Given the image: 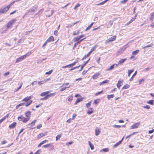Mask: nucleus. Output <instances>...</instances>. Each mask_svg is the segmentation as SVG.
<instances>
[{"label": "nucleus", "instance_id": "obj_63", "mask_svg": "<svg viewBox=\"0 0 154 154\" xmlns=\"http://www.w3.org/2000/svg\"><path fill=\"white\" fill-rule=\"evenodd\" d=\"M48 140H45L44 141H42V142H41V143L42 144H43L44 143H46L47 142H48Z\"/></svg>", "mask_w": 154, "mask_h": 154}, {"label": "nucleus", "instance_id": "obj_27", "mask_svg": "<svg viewBox=\"0 0 154 154\" xmlns=\"http://www.w3.org/2000/svg\"><path fill=\"white\" fill-rule=\"evenodd\" d=\"M114 96V94L108 95L107 96V98L108 100H109L111 98H113Z\"/></svg>", "mask_w": 154, "mask_h": 154}, {"label": "nucleus", "instance_id": "obj_25", "mask_svg": "<svg viewBox=\"0 0 154 154\" xmlns=\"http://www.w3.org/2000/svg\"><path fill=\"white\" fill-rule=\"evenodd\" d=\"M137 73V71H136L134 72V73L133 74L132 77L130 79L129 81H132L133 80V77L136 75Z\"/></svg>", "mask_w": 154, "mask_h": 154}, {"label": "nucleus", "instance_id": "obj_30", "mask_svg": "<svg viewBox=\"0 0 154 154\" xmlns=\"http://www.w3.org/2000/svg\"><path fill=\"white\" fill-rule=\"evenodd\" d=\"M129 85L128 84L125 85L122 88V89H127L129 88Z\"/></svg>", "mask_w": 154, "mask_h": 154}, {"label": "nucleus", "instance_id": "obj_22", "mask_svg": "<svg viewBox=\"0 0 154 154\" xmlns=\"http://www.w3.org/2000/svg\"><path fill=\"white\" fill-rule=\"evenodd\" d=\"M126 60V59H121L119 61L118 63V64L119 65L120 64H122L123 63L125 60Z\"/></svg>", "mask_w": 154, "mask_h": 154}, {"label": "nucleus", "instance_id": "obj_48", "mask_svg": "<svg viewBox=\"0 0 154 154\" xmlns=\"http://www.w3.org/2000/svg\"><path fill=\"white\" fill-rule=\"evenodd\" d=\"M48 99L47 96H46L45 97L41 98L40 99L41 100H46Z\"/></svg>", "mask_w": 154, "mask_h": 154}, {"label": "nucleus", "instance_id": "obj_64", "mask_svg": "<svg viewBox=\"0 0 154 154\" xmlns=\"http://www.w3.org/2000/svg\"><path fill=\"white\" fill-rule=\"evenodd\" d=\"M37 82V81H35L32 83L31 84L32 85H34L35 84V83Z\"/></svg>", "mask_w": 154, "mask_h": 154}, {"label": "nucleus", "instance_id": "obj_38", "mask_svg": "<svg viewBox=\"0 0 154 154\" xmlns=\"http://www.w3.org/2000/svg\"><path fill=\"white\" fill-rule=\"evenodd\" d=\"M23 117L22 116H21L20 117H18V119L20 121H23Z\"/></svg>", "mask_w": 154, "mask_h": 154}, {"label": "nucleus", "instance_id": "obj_28", "mask_svg": "<svg viewBox=\"0 0 154 154\" xmlns=\"http://www.w3.org/2000/svg\"><path fill=\"white\" fill-rule=\"evenodd\" d=\"M94 22H92L91 24L88 27H87L86 28V29L85 30V31H87V30L90 29L91 28V27H92V26L93 24H94Z\"/></svg>", "mask_w": 154, "mask_h": 154}, {"label": "nucleus", "instance_id": "obj_49", "mask_svg": "<svg viewBox=\"0 0 154 154\" xmlns=\"http://www.w3.org/2000/svg\"><path fill=\"white\" fill-rule=\"evenodd\" d=\"M73 142L72 141L68 143H66V145L68 146H69V145H71L72 144Z\"/></svg>", "mask_w": 154, "mask_h": 154}, {"label": "nucleus", "instance_id": "obj_47", "mask_svg": "<svg viewBox=\"0 0 154 154\" xmlns=\"http://www.w3.org/2000/svg\"><path fill=\"white\" fill-rule=\"evenodd\" d=\"M43 10H44L43 9H42L40 10L39 11V12L36 14L35 15H36L37 14H39L40 13H42V12L43 11Z\"/></svg>", "mask_w": 154, "mask_h": 154}, {"label": "nucleus", "instance_id": "obj_55", "mask_svg": "<svg viewBox=\"0 0 154 154\" xmlns=\"http://www.w3.org/2000/svg\"><path fill=\"white\" fill-rule=\"evenodd\" d=\"M42 124H39L37 126V129H40L42 127Z\"/></svg>", "mask_w": 154, "mask_h": 154}, {"label": "nucleus", "instance_id": "obj_62", "mask_svg": "<svg viewBox=\"0 0 154 154\" xmlns=\"http://www.w3.org/2000/svg\"><path fill=\"white\" fill-rule=\"evenodd\" d=\"M90 146L91 149L92 150L94 149V146L93 144H92L91 145H90Z\"/></svg>", "mask_w": 154, "mask_h": 154}, {"label": "nucleus", "instance_id": "obj_19", "mask_svg": "<svg viewBox=\"0 0 154 154\" xmlns=\"http://www.w3.org/2000/svg\"><path fill=\"white\" fill-rule=\"evenodd\" d=\"M147 103L151 105H153L154 104V100H151L147 102Z\"/></svg>", "mask_w": 154, "mask_h": 154}, {"label": "nucleus", "instance_id": "obj_40", "mask_svg": "<svg viewBox=\"0 0 154 154\" xmlns=\"http://www.w3.org/2000/svg\"><path fill=\"white\" fill-rule=\"evenodd\" d=\"M31 54V52H30L27 53L26 54L24 55V56H25L26 57L27 56H29Z\"/></svg>", "mask_w": 154, "mask_h": 154}, {"label": "nucleus", "instance_id": "obj_33", "mask_svg": "<svg viewBox=\"0 0 154 154\" xmlns=\"http://www.w3.org/2000/svg\"><path fill=\"white\" fill-rule=\"evenodd\" d=\"M9 116V114H7L6 116L2 118L1 119L3 121L6 119L8 118Z\"/></svg>", "mask_w": 154, "mask_h": 154}, {"label": "nucleus", "instance_id": "obj_26", "mask_svg": "<svg viewBox=\"0 0 154 154\" xmlns=\"http://www.w3.org/2000/svg\"><path fill=\"white\" fill-rule=\"evenodd\" d=\"M134 71V69H133L131 70H128V76L129 77L130 76V74L133 72Z\"/></svg>", "mask_w": 154, "mask_h": 154}, {"label": "nucleus", "instance_id": "obj_41", "mask_svg": "<svg viewBox=\"0 0 154 154\" xmlns=\"http://www.w3.org/2000/svg\"><path fill=\"white\" fill-rule=\"evenodd\" d=\"M40 95H41L42 96H46L47 94H46V93L45 92H43L42 93L40 94Z\"/></svg>", "mask_w": 154, "mask_h": 154}, {"label": "nucleus", "instance_id": "obj_57", "mask_svg": "<svg viewBox=\"0 0 154 154\" xmlns=\"http://www.w3.org/2000/svg\"><path fill=\"white\" fill-rule=\"evenodd\" d=\"M52 72V70H51L49 71L48 72H46L45 74H51Z\"/></svg>", "mask_w": 154, "mask_h": 154}, {"label": "nucleus", "instance_id": "obj_32", "mask_svg": "<svg viewBox=\"0 0 154 154\" xmlns=\"http://www.w3.org/2000/svg\"><path fill=\"white\" fill-rule=\"evenodd\" d=\"M108 81H109L108 80H105L103 82H100V85H103V84H106L108 82Z\"/></svg>", "mask_w": 154, "mask_h": 154}, {"label": "nucleus", "instance_id": "obj_61", "mask_svg": "<svg viewBox=\"0 0 154 154\" xmlns=\"http://www.w3.org/2000/svg\"><path fill=\"white\" fill-rule=\"evenodd\" d=\"M154 129H152L151 130H149V134H151V133H153L154 132Z\"/></svg>", "mask_w": 154, "mask_h": 154}, {"label": "nucleus", "instance_id": "obj_50", "mask_svg": "<svg viewBox=\"0 0 154 154\" xmlns=\"http://www.w3.org/2000/svg\"><path fill=\"white\" fill-rule=\"evenodd\" d=\"M73 97L72 96H69L68 98V100L69 101H71Z\"/></svg>", "mask_w": 154, "mask_h": 154}, {"label": "nucleus", "instance_id": "obj_56", "mask_svg": "<svg viewBox=\"0 0 154 154\" xmlns=\"http://www.w3.org/2000/svg\"><path fill=\"white\" fill-rule=\"evenodd\" d=\"M113 127L115 128H119L121 127V126L119 125H114Z\"/></svg>", "mask_w": 154, "mask_h": 154}, {"label": "nucleus", "instance_id": "obj_44", "mask_svg": "<svg viewBox=\"0 0 154 154\" xmlns=\"http://www.w3.org/2000/svg\"><path fill=\"white\" fill-rule=\"evenodd\" d=\"M108 0H105L104 1L100 3V4H101V5H103L104 4H105V3H106Z\"/></svg>", "mask_w": 154, "mask_h": 154}, {"label": "nucleus", "instance_id": "obj_9", "mask_svg": "<svg viewBox=\"0 0 154 154\" xmlns=\"http://www.w3.org/2000/svg\"><path fill=\"white\" fill-rule=\"evenodd\" d=\"M54 40V39L53 36H51L46 40L47 42H53Z\"/></svg>", "mask_w": 154, "mask_h": 154}, {"label": "nucleus", "instance_id": "obj_58", "mask_svg": "<svg viewBox=\"0 0 154 154\" xmlns=\"http://www.w3.org/2000/svg\"><path fill=\"white\" fill-rule=\"evenodd\" d=\"M10 72H7L5 73V74H3V75L4 76H5L6 75H8L9 74H10Z\"/></svg>", "mask_w": 154, "mask_h": 154}, {"label": "nucleus", "instance_id": "obj_6", "mask_svg": "<svg viewBox=\"0 0 154 154\" xmlns=\"http://www.w3.org/2000/svg\"><path fill=\"white\" fill-rule=\"evenodd\" d=\"M26 58V56H24V55L21 56L19 57L18 58H17L16 60V63H17L18 62H19L21 61H22L24 59Z\"/></svg>", "mask_w": 154, "mask_h": 154}, {"label": "nucleus", "instance_id": "obj_21", "mask_svg": "<svg viewBox=\"0 0 154 154\" xmlns=\"http://www.w3.org/2000/svg\"><path fill=\"white\" fill-rule=\"evenodd\" d=\"M99 75V74L98 73L95 74L92 76V78L95 79H96L97 78Z\"/></svg>", "mask_w": 154, "mask_h": 154}, {"label": "nucleus", "instance_id": "obj_46", "mask_svg": "<svg viewBox=\"0 0 154 154\" xmlns=\"http://www.w3.org/2000/svg\"><path fill=\"white\" fill-rule=\"evenodd\" d=\"M23 42V40L22 38H21L20 40H19L18 41V42L17 43V44H18L19 43L22 42Z\"/></svg>", "mask_w": 154, "mask_h": 154}, {"label": "nucleus", "instance_id": "obj_16", "mask_svg": "<svg viewBox=\"0 0 154 154\" xmlns=\"http://www.w3.org/2000/svg\"><path fill=\"white\" fill-rule=\"evenodd\" d=\"M75 63V62H74V63H72V64H69V65L66 66H62V67L63 68H65L68 67H69L70 66H72L73 65H74Z\"/></svg>", "mask_w": 154, "mask_h": 154}, {"label": "nucleus", "instance_id": "obj_12", "mask_svg": "<svg viewBox=\"0 0 154 154\" xmlns=\"http://www.w3.org/2000/svg\"><path fill=\"white\" fill-rule=\"evenodd\" d=\"M25 115L26 117L29 118L31 116V112L30 111H28L27 112L25 113Z\"/></svg>", "mask_w": 154, "mask_h": 154}, {"label": "nucleus", "instance_id": "obj_15", "mask_svg": "<svg viewBox=\"0 0 154 154\" xmlns=\"http://www.w3.org/2000/svg\"><path fill=\"white\" fill-rule=\"evenodd\" d=\"M93 109L92 108H89L88 111L87 113L88 114H91L93 112Z\"/></svg>", "mask_w": 154, "mask_h": 154}, {"label": "nucleus", "instance_id": "obj_29", "mask_svg": "<svg viewBox=\"0 0 154 154\" xmlns=\"http://www.w3.org/2000/svg\"><path fill=\"white\" fill-rule=\"evenodd\" d=\"M36 120H34L31 123L29 124V125H30L31 126H33L35 125V123L36 122Z\"/></svg>", "mask_w": 154, "mask_h": 154}, {"label": "nucleus", "instance_id": "obj_10", "mask_svg": "<svg viewBox=\"0 0 154 154\" xmlns=\"http://www.w3.org/2000/svg\"><path fill=\"white\" fill-rule=\"evenodd\" d=\"M124 137H123L122 139H121V140H120V141H119V142H118V143H116L113 146V147H116L117 146H118V145H119V144H120L121 143H122V141L123 139H124Z\"/></svg>", "mask_w": 154, "mask_h": 154}, {"label": "nucleus", "instance_id": "obj_1", "mask_svg": "<svg viewBox=\"0 0 154 154\" xmlns=\"http://www.w3.org/2000/svg\"><path fill=\"white\" fill-rule=\"evenodd\" d=\"M16 21L17 20L16 19H14L10 21L6 25V27L7 29L6 30V31H8V29L11 28L13 24L15 23Z\"/></svg>", "mask_w": 154, "mask_h": 154}, {"label": "nucleus", "instance_id": "obj_59", "mask_svg": "<svg viewBox=\"0 0 154 154\" xmlns=\"http://www.w3.org/2000/svg\"><path fill=\"white\" fill-rule=\"evenodd\" d=\"M149 69V67H147V68L144 69H143V71H148Z\"/></svg>", "mask_w": 154, "mask_h": 154}, {"label": "nucleus", "instance_id": "obj_23", "mask_svg": "<svg viewBox=\"0 0 154 154\" xmlns=\"http://www.w3.org/2000/svg\"><path fill=\"white\" fill-rule=\"evenodd\" d=\"M116 38V35L113 36L109 38V39L111 42L114 41Z\"/></svg>", "mask_w": 154, "mask_h": 154}, {"label": "nucleus", "instance_id": "obj_2", "mask_svg": "<svg viewBox=\"0 0 154 154\" xmlns=\"http://www.w3.org/2000/svg\"><path fill=\"white\" fill-rule=\"evenodd\" d=\"M38 7L37 5H35L34 6L29 10L27 11L26 12V13L25 15L29 14V13H30L31 14L34 13L35 12V10L37 9L38 8Z\"/></svg>", "mask_w": 154, "mask_h": 154}, {"label": "nucleus", "instance_id": "obj_14", "mask_svg": "<svg viewBox=\"0 0 154 154\" xmlns=\"http://www.w3.org/2000/svg\"><path fill=\"white\" fill-rule=\"evenodd\" d=\"M31 99V97L30 96L29 97H26L24 98L22 101H25V102H27L28 100H29Z\"/></svg>", "mask_w": 154, "mask_h": 154}, {"label": "nucleus", "instance_id": "obj_39", "mask_svg": "<svg viewBox=\"0 0 154 154\" xmlns=\"http://www.w3.org/2000/svg\"><path fill=\"white\" fill-rule=\"evenodd\" d=\"M50 145V144H48L45 145H44L42 146L43 147L47 148Z\"/></svg>", "mask_w": 154, "mask_h": 154}, {"label": "nucleus", "instance_id": "obj_52", "mask_svg": "<svg viewBox=\"0 0 154 154\" xmlns=\"http://www.w3.org/2000/svg\"><path fill=\"white\" fill-rule=\"evenodd\" d=\"M103 92V91H102L100 92H98L97 93H96L95 94V95L96 96H97L100 94H101L102 92Z\"/></svg>", "mask_w": 154, "mask_h": 154}, {"label": "nucleus", "instance_id": "obj_42", "mask_svg": "<svg viewBox=\"0 0 154 154\" xmlns=\"http://www.w3.org/2000/svg\"><path fill=\"white\" fill-rule=\"evenodd\" d=\"M91 102H89L88 103H87V104H86V107H87V108H88L89 107V106H90L91 105Z\"/></svg>", "mask_w": 154, "mask_h": 154}, {"label": "nucleus", "instance_id": "obj_31", "mask_svg": "<svg viewBox=\"0 0 154 154\" xmlns=\"http://www.w3.org/2000/svg\"><path fill=\"white\" fill-rule=\"evenodd\" d=\"M139 51V50H137L135 51H133L132 53V54L133 55H136L137 54Z\"/></svg>", "mask_w": 154, "mask_h": 154}, {"label": "nucleus", "instance_id": "obj_35", "mask_svg": "<svg viewBox=\"0 0 154 154\" xmlns=\"http://www.w3.org/2000/svg\"><path fill=\"white\" fill-rule=\"evenodd\" d=\"M100 131L99 130H95V135L96 136H97L99 134Z\"/></svg>", "mask_w": 154, "mask_h": 154}, {"label": "nucleus", "instance_id": "obj_13", "mask_svg": "<svg viewBox=\"0 0 154 154\" xmlns=\"http://www.w3.org/2000/svg\"><path fill=\"white\" fill-rule=\"evenodd\" d=\"M32 102V100H29L27 103H24V104L26 106H29Z\"/></svg>", "mask_w": 154, "mask_h": 154}, {"label": "nucleus", "instance_id": "obj_18", "mask_svg": "<svg viewBox=\"0 0 154 154\" xmlns=\"http://www.w3.org/2000/svg\"><path fill=\"white\" fill-rule=\"evenodd\" d=\"M115 65H116V66H117L118 65L117 64H114L111 65L109 68L108 69H107V70L109 71L113 69Z\"/></svg>", "mask_w": 154, "mask_h": 154}, {"label": "nucleus", "instance_id": "obj_34", "mask_svg": "<svg viewBox=\"0 0 154 154\" xmlns=\"http://www.w3.org/2000/svg\"><path fill=\"white\" fill-rule=\"evenodd\" d=\"M54 94L51 93V94H48L47 95H46V96H47V97L48 98L49 97H51L52 96H54Z\"/></svg>", "mask_w": 154, "mask_h": 154}, {"label": "nucleus", "instance_id": "obj_3", "mask_svg": "<svg viewBox=\"0 0 154 154\" xmlns=\"http://www.w3.org/2000/svg\"><path fill=\"white\" fill-rule=\"evenodd\" d=\"M12 6V5H10V4L7 6L5 7H3L1 8V9H0V15H1L2 14L5 13L8 11L10 7V6Z\"/></svg>", "mask_w": 154, "mask_h": 154}, {"label": "nucleus", "instance_id": "obj_24", "mask_svg": "<svg viewBox=\"0 0 154 154\" xmlns=\"http://www.w3.org/2000/svg\"><path fill=\"white\" fill-rule=\"evenodd\" d=\"M29 119V118H26L25 117H23V122L24 123H26L28 121Z\"/></svg>", "mask_w": 154, "mask_h": 154}, {"label": "nucleus", "instance_id": "obj_43", "mask_svg": "<svg viewBox=\"0 0 154 154\" xmlns=\"http://www.w3.org/2000/svg\"><path fill=\"white\" fill-rule=\"evenodd\" d=\"M143 108H146L147 109H149L150 108V106L148 105H146L145 106H143Z\"/></svg>", "mask_w": 154, "mask_h": 154}, {"label": "nucleus", "instance_id": "obj_8", "mask_svg": "<svg viewBox=\"0 0 154 154\" xmlns=\"http://www.w3.org/2000/svg\"><path fill=\"white\" fill-rule=\"evenodd\" d=\"M17 125V123L15 122H13V123L10 124L9 125V127L10 129H11L14 128Z\"/></svg>", "mask_w": 154, "mask_h": 154}, {"label": "nucleus", "instance_id": "obj_36", "mask_svg": "<svg viewBox=\"0 0 154 154\" xmlns=\"http://www.w3.org/2000/svg\"><path fill=\"white\" fill-rule=\"evenodd\" d=\"M61 134H59V135H57L56 137V141L57 140H58L60 138V137H61Z\"/></svg>", "mask_w": 154, "mask_h": 154}, {"label": "nucleus", "instance_id": "obj_4", "mask_svg": "<svg viewBox=\"0 0 154 154\" xmlns=\"http://www.w3.org/2000/svg\"><path fill=\"white\" fill-rule=\"evenodd\" d=\"M86 38V37H85V35H82L78 36V44L83 39H85Z\"/></svg>", "mask_w": 154, "mask_h": 154}, {"label": "nucleus", "instance_id": "obj_17", "mask_svg": "<svg viewBox=\"0 0 154 154\" xmlns=\"http://www.w3.org/2000/svg\"><path fill=\"white\" fill-rule=\"evenodd\" d=\"M83 99L79 94H78V103L82 101Z\"/></svg>", "mask_w": 154, "mask_h": 154}, {"label": "nucleus", "instance_id": "obj_54", "mask_svg": "<svg viewBox=\"0 0 154 154\" xmlns=\"http://www.w3.org/2000/svg\"><path fill=\"white\" fill-rule=\"evenodd\" d=\"M54 13V10H52L51 11V15H47V16L48 17H51V16Z\"/></svg>", "mask_w": 154, "mask_h": 154}, {"label": "nucleus", "instance_id": "obj_53", "mask_svg": "<svg viewBox=\"0 0 154 154\" xmlns=\"http://www.w3.org/2000/svg\"><path fill=\"white\" fill-rule=\"evenodd\" d=\"M54 146L53 145H51L50 146L49 149L51 150H53L54 149Z\"/></svg>", "mask_w": 154, "mask_h": 154}, {"label": "nucleus", "instance_id": "obj_5", "mask_svg": "<svg viewBox=\"0 0 154 154\" xmlns=\"http://www.w3.org/2000/svg\"><path fill=\"white\" fill-rule=\"evenodd\" d=\"M140 125V122L134 123V124L131 126L130 128L131 129L137 128Z\"/></svg>", "mask_w": 154, "mask_h": 154}, {"label": "nucleus", "instance_id": "obj_20", "mask_svg": "<svg viewBox=\"0 0 154 154\" xmlns=\"http://www.w3.org/2000/svg\"><path fill=\"white\" fill-rule=\"evenodd\" d=\"M109 149L108 148H105L104 149H103L100 150V152H108L109 151Z\"/></svg>", "mask_w": 154, "mask_h": 154}, {"label": "nucleus", "instance_id": "obj_60", "mask_svg": "<svg viewBox=\"0 0 154 154\" xmlns=\"http://www.w3.org/2000/svg\"><path fill=\"white\" fill-rule=\"evenodd\" d=\"M54 34L57 36L58 35V31L57 30L55 31L54 32Z\"/></svg>", "mask_w": 154, "mask_h": 154}, {"label": "nucleus", "instance_id": "obj_37", "mask_svg": "<svg viewBox=\"0 0 154 154\" xmlns=\"http://www.w3.org/2000/svg\"><path fill=\"white\" fill-rule=\"evenodd\" d=\"M136 16L132 18L129 21L131 23L132 22L134 21L136 18Z\"/></svg>", "mask_w": 154, "mask_h": 154}, {"label": "nucleus", "instance_id": "obj_11", "mask_svg": "<svg viewBox=\"0 0 154 154\" xmlns=\"http://www.w3.org/2000/svg\"><path fill=\"white\" fill-rule=\"evenodd\" d=\"M47 134V133L45 132L44 133H41L38 134V139L42 137L45 136Z\"/></svg>", "mask_w": 154, "mask_h": 154}, {"label": "nucleus", "instance_id": "obj_51", "mask_svg": "<svg viewBox=\"0 0 154 154\" xmlns=\"http://www.w3.org/2000/svg\"><path fill=\"white\" fill-rule=\"evenodd\" d=\"M90 60V59H89L86 62H84V64L83 65L84 66H85L86 64L88 63V62H89V60Z\"/></svg>", "mask_w": 154, "mask_h": 154}, {"label": "nucleus", "instance_id": "obj_45", "mask_svg": "<svg viewBox=\"0 0 154 154\" xmlns=\"http://www.w3.org/2000/svg\"><path fill=\"white\" fill-rule=\"evenodd\" d=\"M152 45H153L152 44H150L149 45H146V46L144 47L143 48H148V47H152Z\"/></svg>", "mask_w": 154, "mask_h": 154}, {"label": "nucleus", "instance_id": "obj_7", "mask_svg": "<svg viewBox=\"0 0 154 154\" xmlns=\"http://www.w3.org/2000/svg\"><path fill=\"white\" fill-rule=\"evenodd\" d=\"M123 82V81L121 80H120L119 81H118V83L117 84V87L119 89L120 87L122 86L121 84Z\"/></svg>", "mask_w": 154, "mask_h": 154}]
</instances>
